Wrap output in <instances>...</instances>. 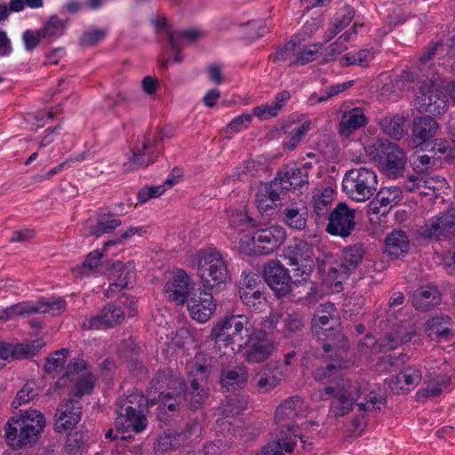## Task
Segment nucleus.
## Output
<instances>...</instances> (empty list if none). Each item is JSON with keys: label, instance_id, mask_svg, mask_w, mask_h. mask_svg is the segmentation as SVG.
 Here are the masks:
<instances>
[{"label": "nucleus", "instance_id": "obj_22", "mask_svg": "<svg viewBox=\"0 0 455 455\" xmlns=\"http://www.w3.org/2000/svg\"><path fill=\"white\" fill-rule=\"evenodd\" d=\"M303 400L299 395L291 396L283 401L275 411V421L279 431L290 430L298 434L299 426L294 419L300 414L303 407Z\"/></svg>", "mask_w": 455, "mask_h": 455}, {"label": "nucleus", "instance_id": "obj_12", "mask_svg": "<svg viewBox=\"0 0 455 455\" xmlns=\"http://www.w3.org/2000/svg\"><path fill=\"white\" fill-rule=\"evenodd\" d=\"M255 228L248 241H241L240 249L248 255H269L278 249L286 239V230L277 225L266 228Z\"/></svg>", "mask_w": 455, "mask_h": 455}, {"label": "nucleus", "instance_id": "obj_60", "mask_svg": "<svg viewBox=\"0 0 455 455\" xmlns=\"http://www.w3.org/2000/svg\"><path fill=\"white\" fill-rule=\"evenodd\" d=\"M252 121V115L243 113L233 118L226 126L225 132L228 134L234 135L247 129Z\"/></svg>", "mask_w": 455, "mask_h": 455}, {"label": "nucleus", "instance_id": "obj_45", "mask_svg": "<svg viewBox=\"0 0 455 455\" xmlns=\"http://www.w3.org/2000/svg\"><path fill=\"white\" fill-rule=\"evenodd\" d=\"M433 156L419 154L414 152L410 159V164L414 172V174L408 175V180L411 182H415L419 180V175L427 172L434 165L435 161L432 160Z\"/></svg>", "mask_w": 455, "mask_h": 455}, {"label": "nucleus", "instance_id": "obj_10", "mask_svg": "<svg viewBox=\"0 0 455 455\" xmlns=\"http://www.w3.org/2000/svg\"><path fill=\"white\" fill-rule=\"evenodd\" d=\"M197 275L204 289H220L230 279L227 261L223 254L216 249L202 251L197 258Z\"/></svg>", "mask_w": 455, "mask_h": 455}, {"label": "nucleus", "instance_id": "obj_44", "mask_svg": "<svg viewBox=\"0 0 455 455\" xmlns=\"http://www.w3.org/2000/svg\"><path fill=\"white\" fill-rule=\"evenodd\" d=\"M451 322V317L448 315L435 316L427 322V332L429 337H435V339H448L451 330L446 325Z\"/></svg>", "mask_w": 455, "mask_h": 455}, {"label": "nucleus", "instance_id": "obj_40", "mask_svg": "<svg viewBox=\"0 0 455 455\" xmlns=\"http://www.w3.org/2000/svg\"><path fill=\"white\" fill-rule=\"evenodd\" d=\"M68 20H61L57 15H52L40 28L41 36L45 44H50L60 37L67 28Z\"/></svg>", "mask_w": 455, "mask_h": 455}, {"label": "nucleus", "instance_id": "obj_30", "mask_svg": "<svg viewBox=\"0 0 455 455\" xmlns=\"http://www.w3.org/2000/svg\"><path fill=\"white\" fill-rule=\"evenodd\" d=\"M247 405L248 399L246 396L234 395L227 397L221 407V414L224 416V418L219 419L217 420L220 429L222 431L235 432V429L233 427V423L229 422L228 419H234L235 416L243 413V411L247 408Z\"/></svg>", "mask_w": 455, "mask_h": 455}, {"label": "nucleus", "instance_id": "obj_23", "mask_svg": "<svg viewBox=\"0 0 455 455\" xmlns=\"http://www.w3.org/2000/svg\"><path fill=\"white\" fill-rule=\"evenodd\" d=\"M454 228L455 208L450 207L432 217L426 223L425 235L430 239H448L451 236Z\"/></svg>", "mask_w": 455, "mask_h": 455}, {"label": "nucleus", "instance_id": "obj_28", "mask_svg": "<svg viewBox=\"0 0 455 455\" xmlns=\"http://www.w3.org/2000/svg\"><path fill=\"white\" fill-rule=\"evenodd\" d=\"M442 300V294L434 285H422L411 295V304L419 312H428L436 307Z\"/></svg>", "mask_w": 455, "mask_h": 455}, {"label": "nucleus", "instance_id": "obj_29", "mask_svg": "<svg viewBox=\"0 0 455 455\" xmlns=\"http://www.w3.org/2000/svg\"><path fill=\"white\" fill-rule=\"evenodd\" d=\"M439 128L437 121L429 115L416 116L411 128L413 141L417 146L423 147L435 137Z\"/></svg>", "mask_w": 455, "mask_h": 455}, {"label": "nucleus", "instance_id": "obj_20", "mask_svg": "<svg viewBox=\"0 0 455 455\" xmlns=\"http://www.w3.org/2000/svg\"><path fill=\"white\" fill-rule=\"evenodd\" d=\"M263 278L277 298H284L291 291L295 279L289 270L279 261H269L264 267Z\"/></svg>", "mask_w": 455, "mask_h": 455}, {"label": "nucleus", "instance_id": "obj_61", "mask_svg": "<svg viewBox=\"0 0 455 455\" xmlns=\"http://www.w3.org/2000/svg\"><path fill=\"white\" fill-rule=\"evenodd\" d=\"M116 372V363L111 357L104 359L100 366L98 371V379L102 382L108 385L112 383Z\"/></svg>", "mask_w": 455, "mask_h": 455}, {"label": "nucleus", "instance_id": "obj_48", "mask_svg": "<svg viewBox=\"0 0 455 455\" xmlns=\"http://www.w3.org/2000/svg\"><path fill=\"white\" fill-rule=\"evenodd\" d=\"M421 149L433 152L434 155L440 154V156H443L445 158L455 157V148L451 146V142L441 138H433L421 147Z\"/></svg>", "mask_w": 455, "mask_h": 455}, {"label": "nucleus", "instance_id": "obj_5", "mask_svg": "<svg viewBox=\"0 0 455 455\" xmlns=\"http://www.w3.org/2000/svg\"><path fill=\"white\" fill-rule=\"evenodd\" d=\"M45 425L42 412L27 410L8 420L5 427L6 441L14 449L32 446L39 440Z\"/></svg>", "mask_w": 455, "mask_h": 455}, {"label": "nucleus", "instance_id": "obj_49", "mask_svg": "<svg viewBox=\"0 0 455 455\" xmlns=\"http://www.w3.org/2000/svg\"><path fill=\"white\" fill-rule=\"evenodd\" d=\"M69 350L68 348H61L51 354L46 358L44 364V371L52 376L57 375L62 370Z\"/></svg>", "mask_w": 455, "mask_h": 455}, {"label": "nucleus", "instance_id": "obj_7", "mask_svg": "<svg viewBox=\"0 0 455 455\" xmlns=\"http://www.w3.org/2000/svg\"><path fill=\"white\" fill-rule=\"evenodd\" d=\"M367 155L390 179L402 177L405 171L407 157L405 151L388 140H378L365 148Z\"/></svg>", "mask_w": 455, "mask_h": 455}, {"label": "nucleus", "instance_id": "obj_33", "mask_svg": "<svg viewBox=\"0 0 455 455\" xmlns=\"http://www.w3.org/2000/svg\"><path fill=\"white\" fill-rule=\"evenodd\" d=\"M204 428V418H194L188 419L180 431H177V436L182 447L190 446L192 443H199Z\"/></svg>", "mask_w": 455, "mask_h": 455}, {"label": "nucleus", "instance_id": "obj_4", "mask_svg": "<svg viewBox=\"0 0 455 455\" xmlns=\"http://www.w3.org/2000/svg\"><path fill=\"white\" fill-rule=\"evenodd\" d=\"M108 250L96 249L87 254V276L90 274H100L108 277L111 282L106 295L110 292L128 288L129 283L135 278L136 271L133 261L126 263L121 260H102Z\"/></svg>", "mask_w": 455, "mask_h": 455}, {"label": "nucleus", "instance_id": "obj_59", "mask_svg": "<svg viewBox=\"0 0 455 455\" xmlns=\"http://www.w3.org/2000/svg\"><path fill=\"white\" fill-rule=\"evenodd\" d=\"M84 447L85 439L83 431H76L68 435L66 451L69 455H82Z\"/></svg>", "mask_w": 455, "mask_h": 455}, {"label": "nucleus", "instance_id": "obj_32", "mask_svg": "<svg viewBox=\"0 0 455 455\" xmlns=\"http://www.w3.org/2000/svg\"><path fill=\"white\" fill-rule=\"evenodd\" d=\"M228 222L229 228L237 232H246L251 229L260 228V220L253 218L245 208L227 210Z\"/></svg>", "mask_w": 455, "mask_h": 455}, {"label": "nucleus", "instance_id": "obj_8", "mask_svg": "<svg viewBox=\"0 0 455 455\" xmlns=\"http://www.w3.org/2000/svg\"><path fill=\"white\" fill-rule=\"evenodd\" d=\"M281 257L287 265L291 267L295 286L309 281L315 265V256L311 243L303 239H293L283 248Z\"/></svg>", "mask_w": 455, "mask_h": 455}, {"label": "nucleus", "instance_id": "obj_15", "mask_svg": "<svg viewBox=\"0 0 455 455\" xmlns=\"http://www.w3.org/2000/svg\"><path fill=\"white\" fill-rule=\"evenodd\" d=\"M141 401V397L138 393H133L122 398L116 408L118 416L115 420L116 428L122 433L130 430L135 433H141L148 427V419L143 410H140V404L133 407L129 403H138Z\"/></svg>", "mask_w": 455, "mask_h": 455}, {"label": "nucleus", "instance_id": "obj_21", "mask_svg": "<svg viewBox=\"0 0 455 455\" xmlns=\"http://www.w3.org/2000/svg\"><path fill=\"white\" fill-rule=\"evenodd\" d=\"M191 278L182 268H177L172 278L165 283L164 293L165 297L176 305H183L188 301L192 293L196 291L191 287Z\"/></svg>", "mask_w": 455, "mask_h": 455}, {"label": "nucleus", "instance_id": "obj_19", "mask_svg": "<svg viewBox=\"0 0 455 455\" xmlns=\"http://www.w3.org/2000/svg\"><path fill=\"white\" fill-rule=\"evenodd\" d=\"M325 231L333 236L348 237L355 228V210L339 203L329 213Z\"/></svg>", "mask_w": 455, "mask_h": 455}, {"label": "nucleus", "instance_id": "obj_16", "mask_svg": "<svg viewBox=\"0 0 455 455\" xmlns=\"http://www.w3.org/2000/svg\"><path fill=\"white\" fill-rule=\"evenodd\" d=\"M66 307L62 298H42L36 301H23L0 310V320L7 321L15 315L26 317L36 314L57 315Z\"/></svg>", "mask_w": 455, "mask_h": 455}, {"label": "nucleus", "instance_id": "obj_43", "mask_svg": "<svg viewBox=\"0 0 455 455\" xmlns=\"http://www.w3.org/2000/svg\"><path fill=\"white\" fill-rule=\"evenodd\" d=\"M421 378L419 369L416 367H406L394 377L392 383L400 385L402 390H410L420 383Z\"/></svg>", "mask_w": 455, "mask_h": 455}, {"label": "nucleus", "instance_id": "obj_31", "mask_svg": "<svg viewBox=\"0 0 455 455\" xmlns=\"http://www.w3.org/2000/svg\"><path fill=\"white\" fill-rule=\"evenodd\" d=\"M368 118L361 108H353L345 111L339 122V134L344 138H349L355 132L366 126Z\"/></svg>", "mask_w": 455, "mask_h": 455}, {"label": "nucleus", "instance_id": "obj_18", "mask_svg": "<svg viewBox=\"0 0 455 455\" xmlns=\"http://www.w3.org/2000/svg\"><path fill=\"white\" fill-rule=\"evenodd\" d=\"M446 95L432 80L424 81L416 97V106L419 112L434 117H441L448 109Z\"/></svg>", "mask_w": 455, "mask_h": 455}, {"label": "nucleus", "instance_id": "obj_11", "mask_svg": "<svg viewBox=\"0 0 455 455\" xmlns=\"http://www.w3.org/2000/svg\"><path fill=\"white\" fill-rule=\"evenodd\" d=\"M362 396L361 387L348 380L334 387H325L320 391L322 400L325 401L331 397L332 398L329 406L328 417L334 419L350 413Z\"/></svg>", "mask_w": 455, "mask_h": 455}, {"label": "nucleus", "instance_id": "obj_56", "mask_svg": "<svg viewBox=\"0 0 455 455\" xmlns=\"http://www.w3.org/2000/svg\"><path fill=\"white\" fill-rule=\"evenodd\" d=\"M450 382L451 379L443 376L436 384L418 390L416 394L417 400L422 401L423 399H433L439 396L443 392V388L448 387Z\"/></svg>", "mask_w": 455, "mask_h": 455}, {"label": "nucleus", "instance_id": "obj_54", "mask_svg": "<svg viewBox=\"0 0 455 455\" xmlns=\"http://www.w3.org/2000/svg\"><path fill=\"white\" fill-rule=\"evenodd\" d=\"M147 233L145 227H130L126 231L116 235L114 238L108 239L103 243V250H108L110 246L122 245L126 243L128 239L135 235L140 236Z\"/></svg>", "mask_w": 455, "mask_h": 455}, {"label": "nucleus", "instance_id": "obj_41", "mask_svg": "<svg viewBox=\"0 0 455 455\" xmlns=\"http://www.w3.org/2000/svg\"><path fill=\"white\" fill-rule=\"evenodd\" d=\"M305 332H307V320L304 314L299 311L287 314L283 319V337L290 338L293 334L303 336Z\"/></svg>", "mask_w": 455, "mask_h": 455}, {"label": "nucleus", "instance_id": "obj_57", "mask_svg": "<svg viewBox=\"0 0 455 455\" xmlns=\"http://www.w3.org/2000/svg\"><path fill=\"white\" fill-rule=\"evenodd\" d=\"M36 383L35 381H28L23 387L17 393L12 406L18 408L20 405L27 404L32 401L37 395Z\"/></svg>", "mask_w": 455, "mask_h": 455}, {"label": "nucleus", "instance_id": "obj_51", "mask_svg": "<svg viewBox=\"0 0 455 455\" xmlns=\"http://www.w3.org/2000/svg\"><path fill=\"white\" fill-rule=\"evenodd\" d=\"M405 118L396 115L392 118H385L382 121L383 130L389 136L399 140L404 133Z\"/></svg>", "mask_w": 455, "mask_h": 455}, {"label": "nucleus", "instance_id": "obj_63", "mask_svg": "<svg viewBox=\"0 0 455 455\" xmlns=\"http://www.w3.org/2000/svg\"><path fill=\"white\" fill-rule=\"evenodd\" d=\"M296 42L290 40L286 42L283 46L276 49V51L270 54L268 59L273 63H283L286 61L291 56L293 55L296 49Z\"/></svg>", "mask_w": 455, "mask_h": 455}, {"label": "nucleus", "instance_id": "obj_50", "mask_svg": "<svg viewBox=\"0 0 455 455\" xmlns=\"http://www.w3.org/2000/svg\"><path fill=\"white\" fill-rule=\"evenodd\" d=\"M263 283H261L260 276L252 272L243 271L239 282L238 294L239 298L242 297L243 292H252L255 290H261Z\"/></svg>", "mask_w": 455, "mask_h": 455}, {"label": "nucleus", "instance_id": "obj_52", "mask_svg": "<svg viewBox=\"0 0 455 455\" xmlns=\"http://www.w3.org/2000/svg\"><path fill=\"white\" fill-rule=\"evenodd\" d=\"M311 123L310 121L303 122L299 127L293 129L291 132L289 137H287L283 141V146L284 149L289 151L294 150L299 143L301 141L302 138L310 130Z\"/></svg>", "mask_w": 455, "mask_h": 455}, {"label": "nucleus", "instance_id": "obj_64", "mask_svg": "<svg viewBox=\"0 0 455 455\" xmlns=\"http://www.w3.org/2000/svg\"><path fill=\"white\" fill-rule=\"evenodd\" d=\"M419 75L411 69L402 70L401 74L392 77V83L399 91H404L418 80Z\"/></svg>", "mask_w": 455, "mask_h": 455}, {"label": "nucleus", "instance_id": "obj_36", "mask_svg": "<svg viewBox=\"0 0 455 455\" xmlns=\"http://www.w3.org/2000/svg\"><path fill=\"white\" fill-rule=\"evenodd\" d=\"M247 379V371L243 367L224 370L220 374L221 387L226 392L242 389L246 385Z\"/></svg>", "mask_w": 455, "mask_h": 455}, {"label": "nucleus", "instance_id": "obj_25", "mask_svg": "<svg viewBox=\"0 0 455 455\" xmlns=\"http://www.w3.org/2000/svg\"><path fill=\"white\" fill-rule=\"evenodd\" d=\"M82 417V405L76 398L69 399L60 404L55 414L54 430L63 433L72 429Z\"/></svg>", "mask_w": 455, "mask_h": 455}, {"label": "nucleus", "instance_id": "obj_55", "mask_svg": "<svg viewBox=\"0 0 455 455\" xmlns=\"http://www.w3.org/2000/svg\"><path fill=\"white\" fill-rule=\"evenodd\" d=\"M323 44H311L298 52L296 58L291 61L290 67L304 66L309 62L314 61L317 58L318 52Z\"/></svg>", "mask_w": 455, "mask_h": 455}, {"label": "nucleus", "instance_id": "obj_47", "mask_svg": "<svg viewBox=\"0 0 455 455\" xmlns=\"http://www.w3.org/2000/svg\"><path fill=\"white\" fill-rule=\"evenodd\" d=\"M177 430L168 428L160 435L155 443V450L160 452H167L182 447L177 436Z\"/></svg>", "mask_w": 455, "mask_h": 455}, {"label": "nucleus", "instance_id": "obj_53", "mask_svg": "<svg viewBox=\"0 0 455 455\" xmlns=\"http://www.w3.org/2000/svg\"><path fill=\"white\" fill-rule=\"evenodd\" d=\"M121 224L122 220L117 218L101 219L96 225L90 228L89 235L100 237L104 234H110Z\"/></svg>", "mask_w": 455, "mask_h": 455}, {"label": "nucleus", "instance_id": "obj_62", "mask_svg": "<svg viewBox=\"0 0 455 455\" xmlns=\"http://www.w3.org/2000/svg\"><path fill=\"white\" fill-rule=\"evenodd\" d=\"M149 148L148 143L143 144L144 151L142 153H133L130 161L137 167H146L157 160L158 154L155 152H147Z\"/></svg>", "mask_w": 455, "mask_h": 455}, {"label": "nucleus", "instance_id": "obj_27", "mask_svg": "<svg viewBox=\"0 0 455 455\" xmlns=\"http://www.w3.org/2000/svg\"><path fill=\"white\" fill-rule=\"evenodd\" d=\"M279 217L289 228L303 230L307 226L308 217L307 204L302 200L292 202L290 204H281Z\"/></svg>", "mask_w": 455, "mask_h": 455}, {"label": "nucleus", "instance_id": "obj_42", "mask_svg": "<svg viewBox=\"0 0 455 455\" xmlns=\"http://www.w3.org/2000/svg\"><path fill=\"white\" fill-rule=\"evenodd\" d=\"M124 319V311L122 307L116 306L113 303H108L103 307L100 315L96 319H92L91 321L90 327L94 325V320L99 321L106 327H113L121 323Z\"/></svg>", "mask_w": 455, "mask_h": 455}, {"label": "nucleus", "instance_id": "obj_2", "mask_svg": "<svg viewBox=\"0 0 455 455\" xmlns=\"http://www.w3.org/2000/svg\"><path fill=\"white\" fill-rule=\"evenodd\" d=\"M333 320L330 312L317 309L311 322V331L321 344L323 358L329 362L323 375L330 377L334 370L348 368L349 361L340 355V350L348 348V342L339 328L330 324Z\"/></svg>", "mask_w": 455, "mask_h": 455}, {"label": "nucleus", "instance_id": "obj_37", "mask_svg": "<svg viewBox=\"0 0 455 455\" xmlns=\"http://www.w3.org/2000/svg\"><path fill=\"white\" fill-rule=\"evenodd\" d=\"M333 190L330 188H324L321 193L313 196L312 206L313 213L315 215L316 222L326 220L329 213L331 212V203L333 201Z\"/></svg>", "mask_w": 455, "mask_h": 455}, {"label": "nucleus", "instance_id": "obj_14", "mask_svg": "<svg viewBox=\"0 0 455 455\" xmlns=\"http://www.w3.org/2000/svg\"><path fill=\"white\" fill-rule=\"evenodd\" d=\"M365 251L361 243L346 246L341 255L330 263L326 280L335 287H341L343 280L361 264Z\"/></svg>", "mask_w": 455, "mask_h": 455}, {"label": "nucleus", "instance_id": "obj_13", "mask_svg": "<svg viewBox=\"0 0 455 455\" xmlns=\"http://www.w3.org/2000/svg\"><path fill=\"white\" fill-rule=\"evenodd\" d=\"M377 174L366 167L347 171L342 180V188L350 199L365 202L377 192Z\"/></svg>", "mask_w": 455, "mask_h": 455}, {"label": "nucleus", "instance_id": "obj_38", "mask_svg": "<svg viewBox=\"0 0 455 455\" xmlns=\"http://www.w3.org/2000/svg\"><path fill=\"white\" fill-rule=\"evenodd\" d=\"M363 400L361 403L356 402L359 411L363 412H378L387 405V397L381 393L379 387H375L371 389L367 394H363Z\"/></svg>", "mask_w": 455, "mask_h": 455}, {"label": "nucleus", "instance_id": "obj_46", "mask_svg": "<svg viewBox=\"0 0 455 455\" xmlns=\"http://www.w3.org/2000/svg\"><path fill=\"white\" fill-rule=\"evenodd\" d=\"M240 299L247 309L253 313L263 312L267 306V296L261 290H255L249 293L243 292Z\"/></svg>", "mask_w": 455, "mask_h": 455}, {"label": "nucleus", "instance_id": "obj_17", "mask_svg": "<svg viewBox=\"0 0 455 455\" xmlns=\"http://www.w3.org/2000/svg\"><path fill=\"white\" fill-rule=\"evenodd\" d=\"M446 95L432 80L424 81L416 97V106L419 112L434 117H441L448 109Z\"/></svg>", "mask_w": 455, "mask_h": 455}, {"label": "nucleus", "instance_id": "obj_3", "mask_svg": "<svg viewBox=\"0 0 455 455\" xmlns=\"http://www.w3.org/2000/svg\"><path fill=\"white\" fill-rule=\"evenodd\" d=\"M280 315L271 313L261 323V327L254 328L246 334V340L238 345L243 360L251 364L264 363L276 351L278 343L274 336Z\"/></svg>", "mask_w": 455, "mask_h": 455}, {"label": "nucleus", "instance_id": "obj_9", "mask_svg": "<svg viewBox=\"0 0 455 455\" xmlns=\"http://www.w3.org/2000/svg\"><path fill=\"white\" fill-rule=\"evenodd\" d=\"M251 327L250 319L245 315L228 313L212 326L210 338L220 349L222 347H231L235 351V346L238 347L243 340V332L246 335Z\"/></svg>", "mask_w": 455, "mask_h": 455}, {"label": "nucleus", "instance_id": "obj_26", "mask_svg": "<svg viewBox=\"0 0 455 455\" xmlns=\"http://www.w3.org/2000/svg\"><path fill=\"white\" fill-rule=\"evenodd\" d=\"M74 383V395L80 398L85 394V361L82 358L71 361L60 378L57 385L68 386Z\"/></svg>", "mask_w": 455, "mask_h": 455}, {"label": "nucleus", "instance_id": "obj_34", "mask_svg": "<svg viewBox=\"0 0 455 455\" xmlns=\"http://www.w3.org/2000/svg\"><path fill=\"white\" fill-rule=\"evenodd\" d=\"M410 241L403 230H394L385 239V251L395 259L408 252Z\"/></svg>", "mask_w": 455, "mask_h": 455}, {"label": "nucleus", "instance_id": "obj_39", "mask_svg": "<svg viewBox=\"0 0 455 455\" xmlns=\"http://www.w3.org/2000/svg\"><path fill=\"white\" fill-rule=\"evenodd\" d=\"M298 443V434L291 433L288 430L279 431L275 445H265L267 448L268 455H285L283 451L291 453Z\"/></svg>", "mask_w": 455, "mask_h": 455}, {"label": "nucleus", "instance_id": "obj_58", "mask_svg": "<svg viewBox=\"0 0 455 455\" xmlns=\"http://www.w3.org/2000/svg\"><path fill=\"white\" fill-rule=\"evenodd\" d=\"M281 382V378L271 371H263L259 374L256 387L259 393L266 394L273 390Z\"/></svg>", "mask_w": 455, "mask_h": 455}, {"label": "nucleus", "instance_id": "obj_24", "mask_svg": "<svg viewBox=\"0 0 455 455\" xmlns=\"http://www.w3.org/2000/svg\"><path fill=\"white\" fill-rule=\"evenodd\" d=\"M187 304L191 318L199 323L207 322L216 309L212 293L205 289L192 293Z\"/></svg>", "mask_w": 455, "mask_h": 455}, {"label": "nucleus", "instance_id": "obj_1", "mask_svg": "<svg viewBox=\"0 0 455 455\" xmlns=\"http://www.w3.org/2000/svg\"><path fill=\"white\" fill-rule=\"evenodd\" d=\"M211 371L210 365L197 361L193 363L188 372L189 382V388H188L187 383L180 379L173 370L159 369L150 381L148 402L154 405L159 401L184 396L189 409L196 411L203 407L209 396L207 383Z\"/></svg>", "mask_w": 455, "mask_h": 455}, {"label": "nucleus", "instance_id": "obj_6", "mask_svg": "<svg viewBox=\"0 0 455 455\" xmlns=\"http://www.w3.org/2000/svg\"><path fill=\"white\" fill-rule=\"evenodd\" d=\"M312 169L311 163H305L299 167L287 168L279 171L275 179L264 188V190L257 195L259 210L272 208L267 204L270 201L275 204L280 200V194L301 189L308 185V172Z\"/></svg>", "mask_w": 455, "mask_h": 455}, {"label": "nucleus", "instance_id": "obj_35", "mask_svg": "<svg viewBox=\"0 0 455 455\" xmlns=\"http://www.w3.org/2000/svg\"><path fill=\"white\" fill-rule=\"evenodd\" d=\"M119 351L122 356L131 360V371L136 372L138 375L147 371V368L139 360L141 348L133 339L129 338L128 339L122 340Z\"/></svg>", "mask_w": 455, "mask_h": 455}]
</instances>
